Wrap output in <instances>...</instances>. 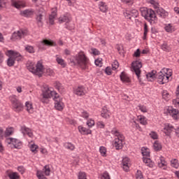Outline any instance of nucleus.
Wrapping results in <instances>:
<instances>
[{"mask_svg":"<svg viewBox=\"0 0 179 179\" xmlns=\"http://www.w3.org/2000/svg\"><path fill=\"white\" fill-rule=\"evenodd\" d=\"M4 134H5V138H8V136H10V135L13 134V128L12 127L7 128L4 131Z\"/></svg>","mask_w":179,"mask_h":179,"instance_id":"obj_34","label":"nucleus"},{"mask_svg":"<svg viewBox=\"0 0 179 179\" xmlns=\"http://www.w3.org/2000/svg\"><path fill=\"white\" fill-rule=\"evenodd\" d=\"M64 147L66 149H69V150H75V145L71 143H64Z\"/></svg>","mask_w":179,"mask_h":179,"instance_id":"obj_41","label":"nucleus"},{"mask_svg":"<svg viewBox=\"0 0 179 179\" xmlns=\"http://www.w3.org/2000/svg\"><path fill=\"white\" fill-rule=\"evenodd\" d=\"M10 100L13 104L14 111H16V113H20V111L23 110V104L20 103L17 99H16L15 96H12L10 98Z\"/></svg>","mask_w":179,"mask_h":179,"instance_id":"obj_7","label":"nucleus"},{"mask_svg":"<svg viewBox=\"0 0 179 179\" xmlns=\"http://www.w3.org/2000/svg\"><path fill=\"white\" fill-rule=\"evenodd\" d=\"M7 55L8 56V59H7L8 66H13V65H15V58L13 57V55H11L9 53H8Z\"/></svg>","mask_w":179,"mask_h":179,"instance_id":"obj_28","label":"nucleus"},{"mask_svg":"<svg viewBox=\"0 0 179 179\" xmlns=\"http://www.w3.org/2000/svg\"><path fill=\"white\" fill-rule=\"evenodd\" d=\"M20 15L24 16V17H31L34 15V10L33 9H26L21 11Z\"/></svg>","mask_w":179,"mask_h":179,"instance_id":"obj_19","label":"nucleus"},{"mask_svg":"<svg viewBox=\"0 0 179 179\" xmlns=\"http://www.w3.org/2000/svg\"><path fill=\"white\" fill-rule=\"evenodd\" d=\"M105 73H106V75H108V76L111 75L112 73L111 68L108 66L106 67L105 69Z\"/></svg>","mask_w":179,"mask_h":179,"instance_id":"obj_61","label":"nucleus"},{"mask_svg":"<svg viewBox=\"0 0 179 179\" xmlns=\"http://www.w3.org/2000/svg\"><path fill=\"white\" fill-rule=\"evenodd\" d=\"M165 30L167 31V33H171L174 31V27L171 25V24H169L165 26L164 27Z\"/></svg>","mask_w":179,"mask_h":179,"instance_id":"obj_39","label":"nucleus"},{"mask_svg":"<svg viewBox=\"0 0 179 179\" xmlns=\"http://www.w3.org/2000/svg\"><path fill=\"white\" fill-rule=\"evenodd\" d=\"M161 49L163 51H165L166 52H170L171 51V48L168 45L167 43L164 42L162 45H161Z\"/></svg>","mask_w":179,"mask_h":179,"instance_id":"obj_31","label":"nucleus"},{"mask_svg":"<svg viewBox=\"0 0 179 179\" xmlns=\"http://www.w3.org/2000/svg\"><path fill=\"white\" fill-rule=\"evenodd\" d=\"M7 54L13 55L15 61H17L18 62L19 61H22V55H20V53H19L18 52L10 50L7 51Z\"/></svg>","mask_w":179,"mask_h":179,"instance_id":"obj_17","label":"nucleus"},{"mask_svg":"<svg viewBox=\"0 0 179 179\" xmlns=\"http://www.w3.org/2000/svg\"><path fill=\"white\" fill-rule=\"evenodd\" d=\"M123 170L125 171H129V158L124 157L122 159Z\"/></svg>","mask_w":179,"mask_h":179,"instance_id":"obj_21","label":"nucleus"},{"mask_svg":"<svg viewBox=\"0 0 179 179\" xmlns=\"http://www.w3.org/2000/svg\"><path fill=\"white\" fill-rule=\"evenodd\" d=\"M59 23H66V29H67L68 30H71V28L68 27V23L71 22V16L69 15V14H64V15L59 17Z\"/></svg>","mask_w":179,"mask_h":179,"instance_id":"obj_14","label":"nucleus"},{"mask_svg":"<svg viewBox=\"0 0 179 179\" xmlns=\"http://www.w3.org/2000/svg\"><path fill=\"white\" fill-rule=\"evenodd\" d=\"M99 10H101V12H103V13L107 12V5H106V3L101 1L99 3Z\"/></svg>","mask_w":179,"mask_h":179,"instance_id":"obj_33","label":"nucleus"},{"mask_svg":"<svg viewBox=\"0 0 179 179\" xmlns=\"http://www.w3.org/2000/svg\"><path fill=\"white\" fill-rule=\"evenodd\" d=\"M35 15L37 24H38V26H43V19L45 17V10H44V8H38Z\"/></svg>","mask_w":179,"mask_h":179,"instance_id":"obj_6","label":"nucleus"},{"mask_svg":"<svg viewBox=\"0 0 179 179\" xmlns=\"http://www.w3.org/2000/svg\"><path fill=\"white\" fill-rule=\"evenodd\" d=\"M78 130L79 132H80V134H82L83 135H90V134H92V130L87 129L85 127H83L82 126L78 127Z\"/></svg>","mask_w":179,"mask_h":179,"instance_id":"obj_27","label":"nucleus"},{"mask_svg":"<svg viewBox=\"0 0 179 179\" xmlns=\"http://www.w3.org/2000/svg\"><path fill=\"white\" fill-rule=\"evenodd\" d=\"M141 15L150 24H155L157 22V17L156 13L152 8L143 7L140 8Z\"/></svg>","mask_w":179,"mask_h":179,"instance_id":"obj_3","label":"nucleus"},{"mask_svg":"<svg viewBox=\"0 0 179 179\" xmlns=\"http://www.w3.org/2000/svg\"><path fill=\"white\" fill-rule=\"evenodd\" d=\"M139 15V13L137 11V10L133 9L131 10L127 11L126 13H124V16L127 17V19H135L136 17H138V15Z\"/></svg>","mask_w":179,"mask_h":179,"instance_id":"obj_15","label":"nucleus"},{"mask_svg":"<svg viewBox=\"0 0 179 179\" xmlns=\"http://www.w3.org/2000/svg\"><path fill=\"white\" fill-rule=\"evenodd\" d=\"M11 6L16 9H20L22 8H26V4L20 1L10 0Z\"/></svg>","mask_w":179,"mask_h":179,"instance_id":"obj_16","label":"nucleus"},{"mask_svg":"<svg viewBox=\"0 0 179 179\" xmlns=\"http://www.w3.org/2000/svg\"><path fill=\"white\" fill-rule=\"evenodd\" d=\"M141 153L143 156H146V157H150V152L146 150V148H142L141 149Z\"/></svg>","mask_w":179,"mask_h":179,"instance_id":"obj_46","label":"nucleus"},{"mask_svg":"<svg viewBox=\"0 0 179 179\" xmlns=\"http://www.w3.org/2000/svg\"><path fill=\"white\" fill-rule=\"evenodd\" d=\"M166 113L171 115L173 120L179 119V110L178 109H175L171 106L168 107Z\"/></svg>","mask_w":179,"mask_h":179,"instance_id":"obj_13","label":"nucleus"},{"mask_svg":"<svg viewBox=\"0 0 179 179\" xmlns=\"http://www.w3.org/2000/svg\"><path fill=\"white\" fill-rule=\"evenodd\" d=\"M173 129H174V127L166 126L164 128V134H165L166 136H171V132H173Z\"/></svg>","mask_w":179,"mask_h":179,"instance_id":"obj_25","label":"nucleus"},{"mask_svg":"<svg viewBox=\"0 0 179 179\" xmlns=\"http://www.w3.org/2000/svg\"><path fill=\"white\" fill-rule=\"evenodd\" d=\"M57 16V10H55L52 12V13L49 15V23L50 24H54L55 17Z\"/></svg>","mask_w":179,"mask_h":179,"instance_id":"obj_29","label":"nucleus"},{"mask_svg":"<svg viewBox=\"0 0 179 179\" xmlns=\"http://www.w3.org/2000/svg\"><path fill=\"white\" fill-rule=\"evenodd\" d=\"M78 179H87L86 178V173L84 172H80L78 175Z\"/></svg>","mask_w":179,"mask_h":179,"instance_id":"obj_55","label":"nucleus"},{"mask_svg":"<svg viewBox=\"0 0 179 179\" xmlns=\"http://www.w3.org/2000/svg\"><path fill=\"white\" fill-rule=\"evenodd\" d=\"M24 36H27V30L20 29L17 32H14L12 34L11 40H20L21 38H23Z\"/></svg>","mask_w":179,"mask_h":179,"instance_id":"obj_10","label":"nucleus"},{"mask_svg":"<svg viewBox=\"0 0 179 179\" xmlns=\"http://www.w3.org/2000/svg\"><path fill=\"white\" fill-rule=\"evenodd\" d=\"M69 64L72 66L79 65L82 69H86L89 64V58L85 55L83 52H79L76 55L75 59H70Z\"/></svg>","mask_w":179,"mask_h":179,"instance_id":"obj_2","label":"nucleus"},{"mask_svg":"<svg viewBox=\"0 0 179 179\" xmlns=\"http://www.w3.org/2000/svg\"><path fill=\"white\" fill-rule=\"evenodd\" d=\"M102 177H103V179H110V174H108V173H107V171H106V172L103 173Z\"/></svg>","mask_w":179,"mask_h":179,"instance_id":"obj_62","label":"nucleus"},{"mask_svg":"<svg viewBox=\"0 0 179 179\" xmlns=\"http://www.w3.org/2000/svg\"><path fill=\"white\" fill-rule=\"evenodd\" d=\"M17 170L21 174H24V172L26 171V169H24V166H18Z\"/></svg>","mask_w":179,"mask_h":179,"instance_id":"obj_52","label":"nucleus"},{"mask_svg":"<svg viewBox=\"0 0 179 179\" xmlns=\"http://www.w3.org/2000/svg\"><path fill=\"white\" fill-rule=\"evenodd\" d=\"M55 87L57 89L59 92H62L64 90V87L62 86V84L61 83L57 81L55 83Z\"/></svg>","mask_w":179,"mask_h":179,"instance_id":"obj_37","label":"nucleus"},{"mask_svg":"<svg viewBox=\"0 0 179 179\" xmlns=\"http://www.w3.org/2000/svg\"><path fill=\"white\" fill-rule=\"evenodd\" d=\"M92 52L94 55H100V51L96 48H92Z\"/></svg>","mask_w":179,"mask_h":179,"instance_id":"obj_58","label":"nucleus"},{"mask_svg":"<svg viewBox=\"0 0 179 179\" xmlns=\"http://www.w3.org/2000/svg\"><path fill=\"white\" fill-rule=\"evenodd\" d=\"M27 69L29 72H31L32 73H34L35 75H37V71H36V66L34 65H29L27 66Z\"/></svg>","mask_w":179,"mask_h":179,"instance_id":"obj_42","label":"nucleus"},{"mask_svg":"<svg viewBox=\"0 0 179 179\" xmlns=\"http://www.w3.org/2000/svg\"><path fill=\"white\" fill-rule=\"evenodd\" d=\"M134 57H135L136 58H139V57H141V50L140 49H137L134 52Z\"/></svg>","mask_w":179,"mask_h":179,"instance_id":"obj_54","label":"nucleus"},{"mask_svg":"<svg viewBox=\"0 0 179 179\" xmlns=\"http://www.w3.org/2000/svg\"><path fill=\"white\" fill-rule=\"evenodd\" d=\"M143 163H145V164H149V163H151L152 159H150V158L143 157Z\"/></svg>","mask_w":179,"mask_h":179,"instance_id":"obj_57","label":"nucleus"},{"mask_svg":"<svg viewBox=\"0 0 179 179\" xmlns=\"http://www.w3.org/2000/svg\"><path fill=\"white\" fill-rule=\"evenodd\" d=\"M21 129L22 131V134H27L29 138H31L33 136V133L31 132V130L29 127H26V126H22L21 127Z\"/></svg>","mask_w":179,"mask_h":179,"instance_id":"obj_26","label":"nucleus"},{"mask_svg":"<svg viewBox=\"0 0 179 179\" xmlns=\"http://www.w3.org/2000/svg\"><path fill=\"white\" fill-rule=\"evenodd\" d=\"M5 138V131H3V129L0 127V152L3 151V145H2V141Z\"/></svg>","mask_w":179,"mask_h":179,"instance_id":"obj_22","label":"nucleus"},{"mask_svg":"<svg viewBox=\"0 0 179 179\" xmlns=\"http://www.w3.org/2000/svg\"><path fill=\"white\" fill-rule=\"evenodd\" d=\"M38 146L36 144L31 145L30 150L33 153H37V149Z\"/></svg>","mask_w":179,"mask_h":179,"instance_id":"obj_48","label":"nucleus"},{"mask_svg":"<svg viewBox=\"0 0 179 179\" xmlns=\"http://www.w3.org/2000/svg\"><path fill=\"white\" fill-rule=\"evenodd\" d=\"M6 142L8 143V145H13L15 149H20V147L22 146V141H20L17 138H6Z\"/></svg>","mask_w":179,"mask_h":179,"instance_id":"obj_12","label":"nucleus"},{"mask_svg":"<svg viewBox=\"0 0 179 179\" xmlns=\"http://www.w3.org/2000/svg\"><path fill=\"white\" fill-rule=\"evenodd\" d=\"M43 68L44 66H43V64L40 62H38L36 65V71L37 73V76H39V78H41V76H43Z\"/></svg>","mask_w":179,"mask_h":179,"instance_id":"obj_20","label":"nucleus"},{"mask_svg":"<svg viewBox=\"0 0 179 179\" xmlns=\"http://www.w3.org/2000/svg\"><path fill=\"white\" fill-rule=\"evenodd\" d=\"M57 94L56 92L52 91L47 85H45L42 89L43 98L41 99V101H42V103H47L46 100L51 99V97H55Z\"/></svg>","mask_w":179,"mask_h":179,"instance_id":"obj_4","label":"nucleus"},{"mask_svg":"<svg viewBox=\"0 0 179 179\" xmlns=\"http://www.w3.org/2000/svg\"><path fill=\"white\" fill-rule=\"evenodd\" d=\"M43 170L45 171V176H50V173H51V169H50L49 166H45Z\"/></svg>","mask_w":179,"mask_h":179,"instance_id":"obj_49","label":"nucleus"},{"mask_svg":"<svg viewBox=\"0 0 179 179\" xmlns=\"http://www.w3.org/2000/svg\"><path fill=\"white\" fill-rule=\"evenodd\" d=\"M171 72H169V73H163V71H160L156 74V71H152V72L146 74V78L148 82H153L155 78H157L159 85H164L166 83H169V79H170V76H171Z\"/></svg>","mask_w":179,"mask_h":179,"instance_id":"obj_1","label":"nucleus"},{"mask_svg":"<svg viewBox=\"0 0 179 179\" xmlns=\"http://www.w3.org/2000/svg\"><path fill=\"white\" fill-rule=\"evenodd\" d=\"M173 104H174L175 106H179V97L177 96V99H173Z\"/></svg>","mask_w":179,"mask_h":179,"instance_id":"obj_63","label":"nucleus"},{"mask_svg":"<svg viewBox=\"0 0 179 179\" xmlns=\"http://www.w3.org/2000/svg\"><path fill=\"white\" fill-rule=\"evenodd\" d=\"M74 94L77 96H85V87L83 86L77 87L74 90Z\"/></svg>","mask_w":179,"mask_h":179,"instance_id":"obj_23","label":"nucleus"},{"mask_svg":"<svg viewBox=\"0 0 179 179\" xmlns=\"http://www.w3.org/2000/svg\"><path fill=\"white\" fill-rule=\"evenodd\" d=\"M138 108L142 111V113H148V109L145 106H138Z\"/></svg>","mask_w":179,"mask_h":179,"instance_id":"obj_59","label":"nucleus"},{"mask_svg":"<svg viewBox=\"0 0 179 179\" xmlns=\"http://www.w3.org/2000/svg\"><path fill=\"white\" fill-rule=\"evenodd\" d=\"M45 73L48 76H54V71L51 69H47Z\"/></svg>","mask_w":179,"mask_h":179,"instance_id":"obj_51","label":"nucleus"},{"mask_svg":"<svg viewBox=\"0 0 179 179\" xmlns=\"http://www.w3.org/2000/svg\"><path fill=\"white\" fill-rule=\"evenodd\" d=\"M131 66L134 72L136 75L141 83V68H142V62H140L139 60H136L131 63Z\"/></svg>","mask_w":179,"mask_h":179,"instance_id":"obj_5","label":"nucleus"},{"mask_svg":"<svg viewBox=\"0 0 179 179\" xmlns=\"http://www.w3.org/2000/svg\"><path fill=\"white\" fill-rule=\"evenodd\" d=\"M97 125L99 127V128H104L106 125L104 124V122L99 121L97 122Z\"/></svg>","mask_w":179,"mask_h":179,"instance_id":"obj_64","label":"nucleus"},{"mask_svg":"<svg viewBox=\"0 0 179 179\" xmlns=\"http://www.w3.org/2000/svg\"><path fill=\"white\" fill-rule=\"evenodd\" d=\"M99 152L101 155V156H103V157H106L107 156V149L104 146H101L99 148Z\"/></svg>","mask_w":179,"mask_h":179,"instance_id":"obj_40","label":"nucleus"},{"mask_svg":"<svg viewBox=\"0 0 179 179\" xmlns=\"http://www.w3.org/2000/svg\"><path fill=\"white\" fill-rule=\"evenodd\" d=\"M8 177L10 179H20V176H19V173H17V172H12L8 173Z\"/></svg>","mask_w":179,"mask_h":179,"instance_id":"obj_32","label":"nucleus"},{"mask_svg":"<svg viewBox=\"0 0 179 179\" xmlns=\"http://www.w3.org/2000/svg\"><path fill=\"white\" fill-rule=\"evenodd\" d=\"M53 100L55 101V108L58 111H62L64 110V107H65V105H64V102H62V98L59 97V95L57 94L54 96Z\"/></svg>","mask_w":179,"mask_h":179,"instance_id":"obj_8","label":"nucleus"},{"mask_svg":"<svg viewBox=\"0 0 179 179\" xmlns=\"http://www.w3.org/2000/svg\"><path fill=\"white\" fill-rule=\"evenodd\" d=\"M140 122L143 125H146V124H148V121H146V118L145 117H141L140 118Z\"/></svg>","mask_w":179,"mask_h":179,"instance_id":"obj_60","label":"nucleus"},{"mask_svg":"<svg viewBox=\"0 0 179 179\" xmlns=\"http://www.w3.org/2000/svg\"><path fill=\"white\" fill-rule=\"evenodd\" d=\"M136 178V179H143V175L142 174V171L137 170Z\"/></svg>","mask_w":179,"mask_h":179,"instance_id":"obj_50","label":"nucleus"},{"mask_svg":"<svg viewBox=\"0 0 179 179\" xmlns=\"http://www.w3.org/2000/svg\"><path fill=\"white\" fill-rule=\"evenodd\" d=\"M155 8L157 9L156 10L157 13L159 15V16H160V17H163L164 19H166V17L169 16V13L164 10L163 8L155 7Z\"/></svg>","mask_w":179,"mask_h":179,"instance_id":"obj_18","label":"nucleus"},{"mask_svg":"<svg viewBox=\"0 0 179 179\" xmlns=\"http://www.w3.org/2000/svg\"><path fill=\"white\" fill-rule=\"evenodd\" d=\"M25 107L27 108V111L30 113L31 114L33 113V105L29 102H26Z\"/></svg>","mask_w":179,"mask_h":179,"instance_id":"obj_38","label":"nucleus"},{"mask_svg":"<svg viewBox=\"0 0 179 179\" xmlns=\"http://www.w3.org/2000/svg\"><path fill=\"white\" fill-rule=\"evenodd\" d=\"M54 47L56 45L55 42L51 39H43L41 43L38 45L39 50H45V47Z\"/></svg>","mask_w":179,"mask_h":179,"instance_id":"obj_11","label":"nucleus"},{"mask_svg":"<svg viewBox=\"0 0 179 179\" xmlns=\"http://www.w3.org/2000/svg\"><path fill=\"white\" fill-rule=\"evenodd\" d=\"M118 66H120V64L118 63V61L115 60L114 62L112 64L113 71H115L116 69H118Z\"/></svg>","mask_w":179,"mask_h":179,"instance_id":"obj_47","label":"nucleus"},{"mask_svg":"<svg viewBox=\"0 0 179 179\" xmlns=\"http://www.w3.org/2000/svg\"><path fill=\"white\" fill-rule=\"evenodd\" d=\"M56 61L57 64H59V65H61V66H62V68H65V66H66V63L65 62V61H64V59L57 57Z\"/></svg>","mask_w":179,"mask_h":179,"instance_id":"obj_36","label":"nucleus"},{"mask_svg":"<svg viewBox=\"0 0 179 179\" xmlns=\"http://www.w3.org/2000/svg\"><path fill=\"white\" fill-rule=\"evenodd\" d=\"M25 50L27 51V52H29V54H34V48L31 45H27L25 47Z\"/></svg>","mask_w":179,"mask_h":179,"instance_id":"obj_45","label":"nucleus"},{"mask_svg":"<svg viewBox=\"0 0 179 179\" xmlns=\"http://www.w3.org/2000/svg\"><path fill=\"white\" fill-rule=\"evenodd\" d=\"M101 115L103 118H110V111L106 106L102 108Z\"/></svg>","mask_w":179,"mask_h":179,"instance_id":"obj_24","label":"nucleus"},{"mask_svg":"<svg viewBox=\"0 0 179 179\" xmlns=\"http://www.w3.org/2000/svg\"><path fill=\"white\" fill-rule=\"evenodd\" d=\"M113 132L114 135L115 136H120V138H117L115 139L114 146L116 148V150H120V149H122V135L120 134V132L118 131H112Z\"/></svg>","mask_w":179,"mask_h":179,"instance_id":"obj_9","label":"nucleus"},{"mask_svg":"<svg viewBox=\"0 0 179 179\" xmlns=\"http://www.w3.org/2000/svg\"><path fill=\"white\" fill-rule=\"evenodd\" d=\"M171 164L172 167H174V169H178V166H179L178 160L172 159L171 161Z\"/></svg>","mask_w":179,"mask_h":179,"instance_id":"obj_43","label":"nucleus"},{"mask_svg":"<svg viewBox=\"0 0 179 179\" xmlns=\"http://www.w3.org/2000/svg\"><path fill=\"white\" fill-rule=\"evenodd\" d=\"M87 125L89 127V128H92L94 125V120H90L87 122Z\"/></svg>","mask_w":179,"mask_h":179,"instance_id":"obj_56","label":"nucleus"},{"mask_svg":"<svg viewBox=\"0 0 179 179\" xmlns=\"http://www.w3.org/2000/svg\"><path fill=\"white\" fill-rule=\"evenodd\" d=\"M120 78L122 82H126V83H129V82H131V80L128 78V76H127L124 71L121 73Z\"/></svg>","mask_w":179,"mask_h":179,"instance_id":"obj_30","label":"nucleus"},{"mask_svg":"<svg viewBox=\"0 0 179 179\" xmlns=\"http://www.w3.org/2000/svg\"><path fill=\"white\" fill-rule=\"evenodd\" d=\"M150 136L152 138V139H157V133L151 131V133H150Z\"/></svg>","mask_w":179,"mask_h":179,"instance_id":"obj_53","label":"nucleus"},{"mask_svg":"<svg viewBox=\"0 0 179 179\" xmlns=\"http://www.w3.org/2000/svg\"><path fill=\"white\" fill-rule=\"evenodd\" d=\"M149 31V29L148 27V24H144V33H143V40H146V36H148V33Z\"/></svg>","mask_w":179,"mask_h":179,"instance_id":"obj_44","label":"nucleus"},{"mask_svg":"<svg viewBox=\"0 0 179 179\" xmlns=\"http://www.w3.org/2000/svg\"><path fill=\"white\" fill-rule=\"evenodd\" d=\"M154 149L155 152H159V150H162V144L159 141H155L154 143Z\"/></svg>","mask_w":179,"mask_h":179,"instance_id":"obj_35","label":"nucleus"}]
</instances>
